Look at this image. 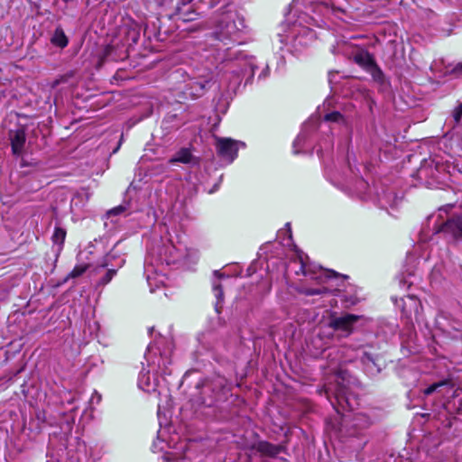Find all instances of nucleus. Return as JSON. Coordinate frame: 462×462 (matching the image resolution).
Segmentation results:
<instances>
[{
  "label": "nucleus",
  "mask_w": 462,
  "mask_h": 462,
  "mask_svg": "<svg viewBox=\"0 0 462 462\" xmlns=\"http://www.w3.org/2000/svg\"><path fill=\"white\" fill-rule=\"evenodd\" d=\"M444 208H439L437 213L430 215L427 219V228L420 234V246L423 251H429L427 258H439L441 261L448 255L446 242L439 245L441 235L450 236L453 238H462V215L449 218Z\"/></svg>",
  "instance_id": "obj_1"
},
{
  "label": "nucleus",
  "mask_w": 462,
  "mask_h": 462,
  "mask_svg": "<svg viewBox=\"0 0 462 462\" xmlns=\"http://www.w3.org/2000/svg\"><path fill=\"white\" fill-rule=\"evenodd\" d=\"M171 343L165 338H160L147 347L144 355L146 367L143 363V370L138 378L139 388L148 393L162 394L164 390L160 376L171 374Z\"/></svg>",
  "instance_id": "obj_2"
},
{
  "label": "nucleus",
  "mask_w": 462,
  "mask_h": 462,
  "mask_svg": "<svg viewBox=\"0 0 462 462\" xmlns=\"http://www.w3.org/2000/svg\"><path fill=\"white\" fill-rule=\"evenodd\" d=\"M298 266L295 270L296 274H303L310 280L316 281L319 287H302L300 290L301 294L306 296H324L327 294L340 293L343 291L344 280L346 277L340 276L332 270L323 269L321 266L311 263L307 254L303 252H297L296 258L291 263L290 267Z\"/></svg>",
  "instance_id": "obj_3"
},
{
  "label": "nucleus",
  "mask_w": 462,
  "mask_h": 462,
  "mask_svg": "<svg viewBox=\"0 0 462 462\" xmlns=\"http://www.w3.org/2000/svg\"><path fill=\"white\" fill-rule=\"evenodd\" d=\"M356 162L354 154L347 152L346 158L337 160L326 166L327 179L337 189L349 195H356L366 199V190L370 189L368 183L360 177V171L352 162Z\"/></svg>",
  "instance_id": "obj_4"
},
{
  "label": "nucleus",
  "mask_w": 462,
  "mask_h": 462,
  "mask_svg": "<svg viewBox=\"0 0 462 462\" xmlns=\"http://www.w3.org/2000/svg\"><path fill=\"white\" fill-rule=\"evenodd\" d=\"M317 128L322 132L329 130L332 134L337 130V128H338L346 134L347 144L351 142L352 130L347 119L339 112L333 111L326 114L323 121L319 124L318 118L312 116L303 125L301 132L293 142V151L295 153L301 152V149L307 143L311 132Z\"/></svg>",
  "instance_id": "obj_5"
},
{
  "label": "nucleus",
  "mask_w": 462,
  "mask_h": 462,
  "mask_svg": "<svg viewBox=\"0 0 462 462\" xmlns=\"http://www.w3.org/2000/svg\"><path fill=\"white\" fill-rule=\"evenodd\" d=\"M257 65L255 58L247 57L245 54H240L236 61L229 64V71H226L223 75L224 80H228V87L235 89L241 82L242 76L248 75L250 78L254 76Z\"/></svg>",
  "instance_id": "obj_6"
},
{
  "label": "nucleus",
  "mask_w": 462,
  "mask_h": 462,
  "mask_svg": "<svg viewBox=\"0 0 462 462\" xmlns=\"http://www.w3.org/2000/svg\"><path fill=\"white\" fill-rule=\"evenodd\" d=\"M279 41L282 48H286L291 52H298L301 47L307 44V40L312 38V34L307 31H283L278 34Z\"/></svg>",
  "instance_id": "obj_7"
},
{
  "label": "nucleus",
  "mask_w": 462,
  "mask_h": 462,
  "mask_svg": "<svg viewBox=\"0 0 462 462\" xmlns=\"http://www.w3.org/2000/svg\"><path fill=\"white\" fill-rule=\"evenodd\" d=\"M212 76L210 71L203 72L193 78L189 79L186 83L183 93L191 98L201 97L206 89L210 87Z\"/></svg>",
  "instance_id": "obj_8"
},
{
  "label": "nucleus",
  "mask_w": 462,
  "mask_h": 462,
  "mask_svg": "<svg viewBox=\"0 0 462 462\" xmlns=\"http://www.w3.org/2000/svg\"><path fill=\"white\" fill-rule=\"evenodd\" d=\"M344 423L339 434L340 438L347 439L359 436L362 430L370 426L371 420L365 413H357L350 421L344 420Z\"/></svg>",
  "instance_id": "obj_9"
},
{
  "label": "nucleus",
  "mask_w": 462,
  "mask_h": 462,
  "mask_svg": "<svg viewBox=\"0 0 462 462\" xmlns=\"http://www.w3.org/2000/svg\"><path fill=\"white\" fill-rule=\"evenodd\" d=\"M240 146H245V143L231 138L216 137L217 154L227 163H231L236 159Z\"/></svg>",
  "instance_id": "obj_10"
},
{
  "label": "nucleus",
  "mask_w": 462,
  "mask_h": 462,
  "mask_svg": "<svg viewBox=\"0 0 462 462\" xmlns=\"http://www.w3.org/2000/svg\"><path fill=\"white\" fill-rule=\"evenodd\" d=\"M396 307L401 308L403 316L410 321L419 320L422 310L420 300L414 295H407L394 300Z\"/></svg>",
  "instance_id": "obj_11"
},
{
  "label": "nucleus",
  "mask_w": 462,
  "mask_h": 462,
  "mask_svg": "<svg viewBox=\"0 0 462 462\" xmlns=\"http://www.w3.org/2000/svg\"><path fill=\"white\" fill-rule=\"evenodd\" d=\"M114 258L113 254H106L103 263L97 267V272L101 277L97 282V286H105L109 283L116 274L117 270L123 266L125 263L123 259H119L116 264H112L111 260Z\"/></svg>",
  "instance_id": "obj_12"
},
{
  "label": "nucleus",
  "mask_w": 462,
  "mask_h": 462,
  "mask_svg": "<svg viewBox=\"0 0 462 462\" xmlns=\"http://www.w3.org/2000/svg\"><path fill=\"white\" fill-rule=\"evenodd\" d=\"M300 0H292L290 11L285 14L284 23L288 27H299L300 29H310L308 24L309 16L304 13H299L295 5Z\"/></svg>",
  "instance_id": "obj_13"
},
{
  "label": "nucleus",
  "mask_w": 462,
  "mask_h": 462,
  "mask_svg": "<svg viewBox=\"0 0 462 462\" xmlns=\"http://www.w3.org/2000/svg\"><path fill=\"white\" fill-rule=\"evenodd\" d=\"M360 319L359 316L354 314H346L341 317L333 318L329 326L334 330L342 331L344 337L349 336L353 331L354 324Z\"/></svg>",
  "instance_id": "obj_14"
},
{
  "label": "nucleus",
  "mask_w": 462,
  "mask_h": 462,
  "mask_svg": "<svg viewBox=\"0 0 462 462\" xmlns=\"http://www.w3.org/2000/svg\"><path fill=\"white\" fill-rule=\"evenodd\" d=\"M144 272L151 292H155L157 289H160L161 287L164 286L166 281L165 275L157 273V271L153 268L152 264L149 263L148 257L145 259Z\"/></svg>",
  "instance_id": "obj_15"
},
{
  "label": "nucleus",
  "mask_w": 462,
  "mask_h": 462,
  "mask_svg": "<svg viewBox=\"0 0 462 462\" xmlns=\"http://www.w3.org/2000/svg\"><path fill=\"white\" fill-rule=\"evenodd\" d=\"M217 26L219 29H239L245 24L243 16L235 11H227L219 18Z\"/></svg>",
  "instance_id": "obj_16"
},
{
  "label": "nucleus",
  "mask_w": 462,
  "mask_h": 462,
  "mask_svg": "<svg viewBox=\"0 0 462 462\" xmlns=\"http://www.w3.org/2000/svg\"><path fill=\"white\" fill-rule=\"evenodd\" d=\"M187 442L185 440L180 441L172 450L165 452L163 459L165 462H186Z\"/></svg>",
  "instance_id": "obj_17"
},
{
  "label": "nucleus",
  "mask_w": 462,
  "mask_h": 462,
  "mask_svg": "<svg viewBox=\"0 0 462 462\" xmlns=\"http://www.w3.org/2000/svg\"><path fill=\"white\" fill-rule=\"evenodd\" d=\"M377 200L381 208H394L398 206L402 197H398L392 190H383L381 193H377Z\"/></svg>",
  "instance_id": "obj_18"
},
{
  "label": "nucleus",
  "mask_w": 462,
  "mask_h": 462,
  "mask_svg": "<svg viewBox=\"0 0 462 462\" xmlns=\"http://www.w3.org/2000/svg\"><path fill=\"white\" fill-rule=\"evenodd\" d=\"M10 140L13 152L20 155L25 143V133L23 129H17L10 132Z\"/></svg>",
  "instance_id": "obj_19"
},
{
  "label": "nucleus",
  "mask_w": 462,
  "mask_h": 462,
  "mask_svg": "<svg viewBox=\"0 0 462 462\" xmlns=\"http://www.w3.org/2000/svg\"><path fill=\"white\" fill-rule=\"evenodd\" d=\"M359 357L367 374L374 375L380 373L381 368L379 365L376 363L375 359L372 356V355L362 350L361 356Z\"/></svg>",
  "instance_id": "obj_20"
},
{
  "label": "nucleus",
  "mask_w": 462,
  "mask_h": 462,
  "mask_svg": "<svg viewBox=\"0 0 462 462\" xmlns=\"http://www.w3.org/2000/svg\"><path fill=\"white\" fill-rule=\"evenodd\" d=\"M256 450L264 456L275 457L281 452V448L267 441H260Z\"/></svg>",
  "instance_id": "obj_21"
},
{
  "label": "nucleus",
  "mask_w": 462,
  "mask_h": 462,
  "mask_svg": "<svg viewBox=\"0 0 462 462\" xmlns=\"http://www.w3.org/2000/svg\"><path fill=\"white\" fill-rule=\"evenodd\" d=\"M212 290L213 293L216 298L215 302V310L217 313H220V310L222 309L223 301H224V295H223V290L218 282V281H214L212 284Z\"/></svg>",
  "instance_id": "obj_22"
},
{
  "label": "nucleus",
  "mask_w": 462,
  "mask_h": 462,
  "mask_svg": "<svg viewBox=\"0 0 462 462\" xmlns=\"http://www.w3.org/2000/svg\"><path fill=\"white\" fill-rule=\"evenodd\" d=\"M66 230L60 226H56L51 236V240L55 245L58 246V251H60L66 238Z\"/></svg>",
  "instance_id": "obj_23"
},
{
  "label": "nucleus",
  "mask_w": 462,
  "mask_h": 462,
  "mask_svg": "<svg viewBox=\"0 0 462 462\" xmlns=\"http://www.w3.org/2000/svg\"><path fill=\"white\" fill-rule=\"evenodd\" d=\"M51 42L58 47L64 48L68 44V38L64 34V31H54V33L51 38Z\"/></svg>",
  "instance_id": "obj_24"
},
{
  "label": "nucleus",
  "mask_w": 462,
  "mask_h": 462,
  "mask_svg": "<svg viewBox=\"0 0 462 462\" xmlns=\"http://www.w3.org/2000/svg\"><path fill=\"white\" fill-rule=\"evenodd\" d=\"M191 160V152L189 149H180L173 158L170 160L171 162H182L188 163Z\"/></svg>",
  "instance_id": "obj_25"
},
{
  "label": "nucleus",
  "mask_w": 462,
  "mask_h": 462,
  "mask_svg": "<svg viewBox=\"0 0 462 462\" xmlns=\"http://www.w3.org/2000/svg\"><path fill=\"white\" fill-rule=\"evenodd\" d=\"M355 60L365 67H371L374 65V61L372 57L369 55V53L365 51H361L359 53H356L355 56Z\"/></svg>",
  "instance_id": "obj_26"
},
{
  "label": "nucleus",
  "mask_w": 462,
  "mask_h": 462,
  "mask_svg": "<svg viewBox=\"0 0 462 462\" xmlns=\"http://www.w3.org/2000/svg\"><path fill=\"white\" fill-rule=\"evenodd\" d=\"M169 250L171 253V257L166 259L167 264L176 263L181 261L182 254H179V250L174 245H172Z\"/></svg>",
  "instance_id": "obj_27"
},
{
  "label": "nucleus",
  "mask_w": 462,
  "mask_h": 462,
  "mask_svg": "<svg viewBox=\"0 0 462 462\" xmlns=\"http://www.w3.org/2000/svg\"><path fill=\"white\" fill-rule=\"evenodd\" d=\"M87 270V266L83 264L76 265L73 270L69 273L66 278V281L69 278H77L83 274Z\"/></svg>",
  "instance_id": "obj_28"
},
{
  "label": "nucleus",
  "mask_w": 462,
  "mask_h": 462,
  "mask_svg": "<svg viewBox=\"0 0 462 462\" xmlns=\"http://www.w3.org/2000/svg\"><path fill=\"white\" fill-rule=\"evenodd\" d=\"M447 385H448V383L447 381H441V382H439V383L430 385L423 391V393L425 395H430V394L433 393L434 392H436L439 388L447 386Z\"/></svg>",
  "instance_id": "obj_29"
},
{
  "label": "nucleus",
  "mask_w": 462,
  "mask_h": 462,
  "mask_svg": "<svg viewBox=\"0 0 462 462\" xmlns=\"http://www.w3.org/2000/svg\"><path fill=\"white\" fill-rule=\"evenodd\" d=\"M345 45L353 46L354 44L351 42H349V41L340 40V41L337 42V46H333L332 51L334 53L344 52L345 51V50H344V46Z\"/></svg>",
  "instance_id": "obj_30"
},
{
  "label": "nucleus",
  "mask_w": 462,
  "mask_h": 462,
  "mask_svg": "<svg viewBox=\"0 0 462 462\" xmlns=\"http://www.w3.org/2000/svg\"><path fill=\"white\" fill-rule=\"evenodd\" d=\"M452 117L456 124H459L462 118V104H458L452 112Z\"/></svg>",
  "instance_id": "obj_31"
},
{
  "label": "nucleus",
  "mask_w": 462,
  "mask_h": 462,
  "mask_svg": "<svg viewBox=\"0 0 462 462\" xmlns=\"http://www.w3.org/2000/svg\"><path fill=\"white\" fill-rule=\"evenodd\" d=\"M335 352H336V356L331 358L332 361H337L339 364L351 361V358H347L343 356L342 351L337 350Z\"/></svg>",
  "instance_id": "obj_32"
},
{
  "label": "nucleus",
  "mask_w": 462,
  "mask_h": 462,
  "mask_svg": "<svg viewBox=\"0 0 462 462\" xmlns=\"http://www.w3.org/2000/svg\"><path fill=\"white\" fill-rule=\"evenodd\" d=\"M335 397L337 400L338 402H341V400L346 398V389L345 386L339 385L338 389L334 391Z\"/></svg>",
  "instance_id": "obj_33"
},
{
  "label": "nucleus",
  "mask_w": 462,
  "mask_h": 462,
  "mask_svg": "<svg viewBox=\"0 0 462 462\" xmlns=\"http://www.w3.org/2000/svg\"><path fill=\"white\" fill-rule=\"evenodd\" d=\"M126 211V207L125 206H123V205H120L118 207H116L112 209H110L107 214L109 216H117V215H121L123 213H125Z\"/></svg>",
  "instance_id": "obj_34"
},
{
  "label": "nucleus",
  "mask_w": 462,
  "mask_h": 462,
  "mask_svg": "<svg viewBox=\"0 0 462 462\" xmlns=\"http://www.w3.org/2000/svg\"><path fill=\"white\" fill-rule=\"evenodd\" d=\"M453 72L457 76L462 75V63L457 64L456 67L453 69Z\"/></svg>",
  "instance_id": "obj_35"
},
{
  "label": "nucleus",
  "mask_w": 462,
  "mask_h": 462,
  "mask_svg": "<svg viewBox=\"0 0 462 462\" xmlns=\"http://www.w3.org/2000/svg\"><path fill=\"white\" fill-rule=\"evenodd\" d=\"M457 414L462 420V398L459 400L458 405L457 407Z\"/></svg>",
  "instance_id": "obj_36"
},
{
  "label": "nucleus",
  "mask_w": 462,
  "mask_h": 462,
  "mask_svg": "<svg viewBox=\"0 0 462 462\" xmlns=\"http://www.w3.org/2000/svg\"><path fill=\"white\" fill-rule=\"evenodd\" d=\"M101 400V396L97 393H95L94 395L92 396L91 398V402H99Z\"/></svg>",
  "instance_id": "obj_37"
},
{
  "label": "nucleus",
  "mask_w": 462,
  "mask_h": 462,
  "mask_svg": "<svg viewBox=\"0 0 462 462\" xmlns=\"http://www.w3.org/2000/svg\"><path fill=\"white\" fill-rule=\"evenodd\" d=\"M187 255H190L194 257L195 259H198V252L195 250H189L187 253Z\"/></svg>",
  "instance_id": "obj_38"
},
{
  "label": "nucleus",
  "mask_w": 462,
  "mask_h": 462,
  "mask_svg": "<svg viewBox=\"0 0 462 462\" xmlns=\"http://www.w3.org/2000/svg\"><path fill=\"white\" fill-rule=\"evenodd\" d=\"M163 447H158V443L154 442L152 446V449L153 452H156L157 450H163Z\"/></svg>",
  "instance_id": "obj_39"
},
{
  "label": "nucleus",
  "mask_w": 462,
  "mask_h": 462,
  "mask_svg": "<svg viewBox=\"0 0 462 462\" xmlns=\"http://www.w3.org/2000/svg\"><path fill=\"white\" fill-rule=\"evenodd\" d=\"M346 301L347 303H349L350 305H354V304H356L357 302V298L356 297H355V298L351 297L349 300L346 299Z\"/></svg>",
  "instance_id": "obj_40"
},
{
  "label": "nucleus",
  "mask_w": 462,
  "mask_h": 462,
  "mask_svg": "<svg viewBox=\"0 0 462 462\" xmlns=\"http://www.w3.org/2000/svg\"><path fill=\"white\" fill-rule=\"evenodd\" d=\"M81 197V194H77L71 200V204L74 205L76 204V199H79Z\"/></svg>",
  "instance_id": "obj_41"
},
{
  "label": "nucleus",
  "mask_w": 462,
  "mask_h": 462,
  "mask_svg": "<svg viewBox=\"0 0 462 462\" xmlns=\"http://www.w3.org/2000/svg\"><path fill=\"white\" fill-rule=\"evenodd\" d=\"M214 275H215L217 279H219V278H221V277H222V274L219 273V271H215V272H214Z\"/></svg>",
  "instance_id": "obj_42"
},
{
  "label": "nucleus",
  "mask_w": 462,
  "mask_h": 462,
  "mask_svg": "<svg viewBox=\"0 0 462 462\" xmlns=\"http://www.w3.org/2000/svg\"><path fill=\"white\" fill-rule=\"evenodd\" d=\"M439 266H438V264L436 263V264H435V266H434V268H433V273H432V274H434L436 272H439Z\"/></svg>",
  "instance_id": "obj_43"
},
{
  "label": "nucleus",
  "mask_w": 462,
  "mask_h": 462,
  "mask_svg": "<svg viewBox=\"0 0 462 462\" xmlns=\"http://www.w3.org/2000/svg\"><path fill=\"white\" fill-rule=\"evenodd\" d=\"M329 392H333V390H332L330 385L326 387V393H328Z\"/></svg>",
  "instance_id": "obj_44"
},
{
  "label": "nucleus",
  "mask_w": 462,
  "mask_h": 462,
  "mask_svg": "<svg viewBox=\"0 0 462 462\" xmlns=\"http://www.w3.org/2000/svg\"><path fill=\"white\" fill-rule=\"evenodd\" d=\"M332 76H333V74H332V73H329V76H328V81H329V83H332Z\"/></svg>",
  "instance_id": "obj_45"
}]
</instances>
